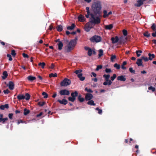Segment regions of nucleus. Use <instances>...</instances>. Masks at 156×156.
<instances>
[{
  "label": "nucleus",
  "mask_w": 156,
  "mask_h": 156,
  "mask_svg": "<svg viewBox=\"0 0 156 156\" xmlns=\"http://www.w3.org/2000/svg\"><path fill=\"white\" fill-rule=\"evenodd\" d=\"M91 8L93 13L90 12L89 7H86L87 14L85 15V17L88 18L89 16H91L90 22L95 24L100 23L102 8L101 1L97 0L94 2L92 5Z\"/></svg>",
  "instance_id": "obj_1"
},
{
  "label": "nucleus",
  "mask_w": 156,
  "mask_h": 156,
  "mask_svg": "<svg viewBox=\"0 0 156 156\" xmlns=\"http://www.w3.org/2000/svg\"><path fill=\"white\" fill-rule=\"evenodd\" d=\"M77 40V37H76L75 39L71 40L69 42L68 45L66 47L67 52H69L73 49L76 44Z\"/></svg>",
  "instance_id": "obj_2"
},
{
  "label": "nucleus",
  "mask_w": 156,
  "mask_h": 156,
  "mask_svg": "<svg viewBox=\"0 0 156 156\" xmlns=\"http://www.w3.org/2000/svg\"><path fill=\"white\" fill-rule=\"evenodd\" d=\"M110 76L109 75L104 74L103 75V77L105 78V81L104 82L103 84L104 85H110L112 83L111 80H109Z\"/></svg>",
  "instance_id": "obj_3"
},
{
  "label": "nucleus",
  "mask_w": 156,
  "mask_h": 156,
  "mask_svg": "<svg viewBox=\"0 0 156 156\" xmlns=\"http://www.w3.org/2000/svg\"><path fill=\"white\" fill-rule=\"evenodd\" d=\"M71 83L70 80L65 78L60 83L61 86L66 87L69 85Z\"/></svg>",
  "instance_id": "obj_4"
},
{
  "label": "nucleus",
  "mask_w": 156,
  "mask_h": 156,
  "mask_svg": "<svg viewBox=\"0 0 156 156\" xmlns=\"http://www.w3.org/2000/svg\"><path fill=\"white\" fill-rule=\"evenodd\" d=\"M78 95V93L77 91H75L74 92L71 93V97H69L68 98L69 101L73 102L75 100L76 97Z\"/></svg>",
  "instance_id": "obj_5"
},
{
  "label": "nucleus",
  "mask_w": 156,
  "mask_h": 156,
  "mask_svg": "<svg viewBox=\"0 0 156 156\" xmlns=\"http://www.w3.org/2000/svg\"><path fill=\"white\" fill-rule=\"evenodd\" d=\"M90 40L93 42H99L101 41V38L99 36L94 35L91 37Z\"/></svg>",
  "instance_id": "obj_6"
},
{
  "label": "nucleus",
  "mask_w": 156,
  "mask_h": 156,
  "mask_svg": "<svg viewBox=\"0 0 156 156\" xmlns=\"http://www.w3.org/2000/svg\"><path fill=\"white\" fill-rule=\"evenodd\" d=\"M59 94L61 95H69L70 94L69 90L66 89H62L59 91Z\"/></svg>",
  "instance_id": "obj_7"
},
{
  "label": "nucleus",
  "mask_w": 156,
  "mask_h": 156,
  "mask_svg": "<svg viewBox=\"0 0 156 156\" xmlns=\"http://www.w3.org/2000/svg\"><path fill=\"white\" fill-rule=\"evenodd\" d=\"M93 96L92 94L90 93H87L85 97V99L86 101H89L92 98Z\"/></svg>",
  "instance_id": "obj_8"
},
{
  "label": "nucleus",
  "mask_w": 156,
  "mask_h": 156,
  "mask_svg": "<svg viewBox=\"0 0 156 156\" xmlns=\"http://www.w3.org/2000/svg\"><path fill=\"white\" fill-rule=\"evenodd\" d=\"M57 101L59 102L61 104L65 105L68 103V101L65 99H63L62 100H58Z\"/></svg>",
  "instance_id": "obj_9"
},
{
  "label": "nucleus",
  "mask_w": 156,
  "mask_h": 156,
  "mask_svg": "<svg viewBox=\"0 0 156 156\" xmlns=\"http://www.w3.org/2000/svg\"><path fill=\"white\" fill-rule=\"evenodd\" d=\"M112 44H115L117 43L119 41V38L118 36H116L115 37H112L111 38Z\"/></svg>",
  "instance_id": "obj_10"
},
{
  "label": "nucleus",
  "mask_w": 156,
  "mask_h": 156,
  "mask_svg": "<svg viewBox=\"0 0 156 156\" xmlns=\"http://www.w3.org/2000/svg\"><path fill=\"white\" fill-rule=\"evenodd\" d=\"M90 16V17H89L90 20L86 24V25L89 27H91V28H92L93 27L92 25V24H93L94 25H95L98 24H95L90 22L91 16Z\"/></svg>",
  "instance_id": "obj_11"
},
{
  "label": "nucleus",
  "mask_w": 156,
  "mask_h": 156,
  "mask_svg": "<svg viewBox=\"0 0 156 156\" xmlns=\"http://www.w3.org/2000/svg\"><path fill=\"white\" fill-rule=\"evenodd\" d=\"M142 59L141 58H139L137 59V61L136 62V64L138 66H142L144 67V65H143L142 62Z\"/></svg>",
  "instance_id": "obj_12"
},
{
  "label": "nucleus",
  "mask_w": 156,
  "mask_h": 156,
  "mask_svg": "<svg viewBox=\"0 0 156 156\" xmlns=\"http://www.w3.org/2000/svg\"><path fill=\"white\" fill-rule=\"evenodd\" d=\"M143 2L144 1L142 0H138L137 1V3H136L135 5L138 7H140L143 4Z\"/></svg>",
  "instance_id": "obj_13"
},
{
  "label": "nucleus",
  "mask_w": 156,
  "mask_h": 156,
  "mask_svg": "<svg viewBox=\"0 0 156 156\" xmlns=\"http://www.w3.org/2000/svg\"><path fill=\"white\" fill-rule=\"evenodd\" d=\"M14 84L12 82L10 81L9 82L8 87L10 90H13L14 88Z\"/></svg>",
  "instance_id": "obj_14"
},
{
  "label": "nucleus",
  "mask_w": 156,
  "mask_h": 156,
  "mask_svg": "<svg viewBox=\"0 0 156 156\" xmlns=\"http://www.w3.org/2000/svg\"><path fill=\"white\" fill-rule=\"evenodd\" d=\"M17 98L19 100H24L25 98V96L22 94H19L17 96Z\"/></svg>",
  "instance_id": "obj_15"
},
{
  "label": "nucleus",
  "mask_w": 156,
  "mask_h": 156,
  "mask_svg": "<svg viewBox=\"0 0 156 156\" xmlns=\"http://www.w3.org/2000/svg\"><path fill=\"white\" fill-rule=\"evenodd\" d=\"M117 80H118L125 81L126 80V78L124 76L121 75V76H118Z\"/></svg>",
  "instance_id": "obj_16"
},
{
  "label": "nucleus",
  "mask_w": 156,
  "mask_h": 156,
  "mask_svg": "<svg viewBox=\"0 0 156 156\" xmlns=\"http://www.w3.org/2000/svg\"><path fill=\"white\" fill-rule=\"evenodd\" d=\"M9 108L8 104H6L5 105H2L0 106V109L4 110L5 108Z\"/></svg>",
  "instance_id": "obj_17"
},
{
  "label": "nucleus",
  "mask_w": 156,
  "mask_h": 156,
  "mask_svg": "<svg viewBox=\"0 0 156 156\" xmlns=\"http://www.w3.org/2000/svg\"><path fill=\"white\" fill-rule=\"evenodd\" d=\"M113 27V24H112L108 25H106L105 26V28L106 30H110Z\"/></svg>",
  "instance_id": "obj_18"
},
{
  "label": "nucleus",
  "mask_w": 156,
  "mask_h": 156,
  "mask_svg": "<svg viewBox=\"0 0 156 156\" xmlns=\"http://www.w3.org/2000/svg\"><path fill=\"white\" fill-rule=\"evenodd\" d=\"M76 25L74 23H72L71 26H68L67 28L68 30H72L75 27Z\"/></svg>",
  "instance_id": "obj_19"
},
{
  "label": "nucleus",
  "mask_w": 156,
  "mask_h": 156,
  "mask_svg": "<svg viewBox=\"0 0 156 156\" xmlns=\"http://www.w3.org/2000/svg\"><path fill=\"white\" fill-rule=\"evenodd\" d=\"M78 19L80 21H84L85 17L83 16L82 15H80L79 16Z\"/></svg>",
  "instance_id": "obj_20"
},
{
  "label": "nucleus",
  "mask_w": 156,
  "mask_h": 156,
  "mask_svg": "<svg viewBox=\"0 0 156 156\" xmlns=\"http://www.w3.org/2000/svg\"><path fill=\"white\" fill-rule=\"evenodd\" d=\"M27 79L29 81H32L36 79V77L31 76H29L27 77Z\"/></svg>",
  "instance_id": "obj_21"
},
{
  "label": "nucleus",
  "mask_w": 156,
  "mask_h": 156,
  "mask_svg": "<svg viewBox=\"0 0 156 156\" xmlns=\"http://www.w3.org/2000/svg\"><path fill=\"white\" fill-rule=\"evenodd\" d=\"M87 104L91 106H95V104L94 103V101L91 100L89 101L87 103Z\"/></svg>",
  "instance_id": "obj_22"
},
{
  "label": "nucleus",
  "mask_w": 156,
  "mask_h": 156,
  "mask_svg": "<svg viewBox=\"0 0 156 156\" xmlns=\"http://www.w3.org/2000/svg\"><path fill=\"white\" fill-rule=\"evenodd\" d=\"M58 49L59 50H61L62 49V47L63 46V44L62 42L61 41H59V42L58 44Z\"/></svg>",
  "instance_id": "obj_23"
},
{
  "label": "nucleus",
  "mask_w": 156,
  "mask_h": 156,
  "mask_svg": "<svg viewBox=\"0 0 156 156\" xmlns=\"http://www.w3.org/2000/svg\"><path fill=\"white\" fill-rule=\"evenodd\" d=\"M78 77L79 78L80 80L83 81L85 79V77L82 76V74L81 73L78 75Z\"/></svg>",
  "instance_id": "obj_24"
},
{
  "label": "nucleus",
  "mask_w": 156,
  "mask_h": 156,
  "mask_svg": "<svg viewBox=\"0 0 156 156\" xmlns=\"http://www.w3.org/2000/svg\"><path fill=\"white\" fill-rule=\"evenodd\" d=\"M148 56L149 60H151L152 59L155 57V55L154 54H151L150 53L148 54Z\"/></svg>",
  "instance_id": "obj_25"
},
{
  "label": "nucleus",
  "mask_w": 156,
  "mask_h": 156,
  "mask_svg": "<svg viewBox=\"0 0 156 156\" xmlns=\"http://www.w3.org/2000/svg\"><path fill=\"white\" fill-rule=\"evenodd\" d=\"M30 112V111L29 110L27 109L26 108H25L24 109L23 114L24 115H27Z\"/></svg>",
  "instance_id": "obj_26"
},
{
  "label": "nucleus",
  "mask_w": 156,
  "mask_h": 156,
  "mask_svg": "<svg viewBox=\"0 0 156 156\" xmlns=\"http://www.w3.org/2000/svg\"><path fill=\"white\" fill-rule=\"evenodd\" d=\"M3 76H2V78L3 79H5L8 76V74L6 71H4L3 73Z\"/></svg>",
  "instance_id": "obj_27"
},
{
  "label": "nucleus",
  "mask_w": 156,
  "mask_h": 156,
  "mask_svg": "<svg viewBox=\"0 0 156 156\" xmlns=\"http://www.w3.org/2000/svg\"><path fill=\"white\" fill-rule=\"evenodd\" d=\"M63 30L62 26L61 25H58L57 27V30L59 32H61Z\"/></svg>",
  "instance_id": "obj_28"
},
{
  "label": "nucleus",
  "mask_w": 156,
  "mask_h": 156,
  "mask_svg": "<svg viewBox=\"0 0 156 156\" xmlns=\"http://www.w3.org/2000/svg\"><path fill=\"white\" fill-rule=\"evenodd\" d=\"M78 99L80 102H83L85 100L84 98L81 97V95H80L78 96Z\"/></svg>",
  "instance_id": "obj_29"
},
{
  "label": "nucleus",
  "mask_w": 156,
  "mask_h": 156,
  "mask_svg": "<svg viewBox=\"0 0 156 156\" xmlns=\"http://www.w3.org/2000/svg\"><path fill=\"white\" fill-rule=\"evenodd\" d=\"M143 35L144 36L146 37H150V34L148 33L147 31L145 32L143 34Z\"/></svg>",
  "instance_id": "obj_30"
},
{
  "label": "nucleus",
  "mask_w": 156,
  "mask_h": 156,
  "mask_svg": "<svg viewBox=\"0 0 156 156\" xmlns=\"http://www.w3.org/2000/svg\"><path fill=\"white\" fill-rule=\"evenodd\" d=\"M8 119V118L7 117H6L5 118H2L1 119L0 118V122H2V123H4L5 122V121H7Z\"/></svg>",
  "instance_id": "obj_31"
},
{
  "label": "nucleus",
  "mask_w": 156,
  "mask_h": 156,
  "mask_svg": "<svg viewBox=\"0 0 156 156\" xmlns=\"http://www.w3.org/2000/svg\"><path fill=\"white\" fill-rule=\"evenodd\" d=\"M25 96V99L27 101L28 100L30 99V94L28 93H26Z\"/></svg>",
  "instance_id": "obj_32"
},
{
  "label": "nucleus",
  "mask_w": 156,
  "mask_h": 156,
  "mask_svg": "<svg viewBox=\"0 0 156 156\" xmlns=\"http://www.w3.org/2000/svg\"><path fill=\"white\" fill-rule=\"evenodd\" d=\"M103 13L104 15H103V17L104 18H105L106 17L108 16L107 11L106 10H104L103 11Z\"/></svg>",
  "instance_id": "obj_33"
},
{
  "label": "nucleus",
  "mask_w": 156,
  "mask_h": 156,
  "mask_svg": "<svg viewBox=\"0 0 156 156\" xmlns=\"http://www.w3.org/2000/svg\"><path fill=\"white\" fill-rule=\"evenodd\" d=\"M91 29V27H88L87 25H86L85 28H84V30H85L87 31V32H88L89 31L90 29Z\"/></svg>",
  "instance_id": "obj_34"
},
{
  "label": "nucleus",
  "mask_w": 156,
  "mask_h": 156,
  "mask_svg": "<svg viewBox=\"0 0 156 156\" xmlns=\"http://www.w3.org/2000/svg\"><path fill=\"white\" fill-rule=\"evenodd\" d=\"M45 65V63L44 62H40L38 64V66H41L42 68H44Z\"/></svg>",
  "instance_id": "obj_35"
},
{
  "label": "nucleus",
  "mask_w": 156,
  "mask_h": 156,
  "mask_svg": "<svg viewBox=\"0 0 156 156\" xmlns=\"http://www.w3.org/2000/svg\"><path fill=\"white\" fill-rule=\"evenodd\" d=\"M103 55V51L101 49L99 50V54L98 55L99 58H100L101 56Z\"/></svg>",
  "instance_id": "obj_36"
},
{
  "label": "nucleus",
  "mask_w": 156,
  "mask_h": 156,
  "mask_svg": "<svg viewBox=\"0 0 156 156\" xmlns=\"http://www.w3.org/2000/svg\"><path fill=\"white\" fill-rule=\"evenodd\" d=\"M114 67L118 69H120V65L117 63H115L114 65Z\"/></svg>",
  "instance_id": "obj_37"
},
{
  "label": "nucleus",
  "mask_w": 156,
  "mask_h": 156,
  "mask_svg": "<svg viewBox=\"0 0 156 156\" xmlns=\"http://www.w3.org/2000/svg\"><path fill=\"white\" fill-rule=\"evenodd\" d=\"M82 72V70L81 69L77 70H76L74 73L77 75V76L80 74Z\"/></svg>",
  "instance_id": "obj_38"
},
{
  "label": "nucleus",
  "mask_w": 156,
  "mask_h": 156,
  "mask_svg": "<svg viewBox=\"0 0 156 156\" xmlns=\"http://www.w3.org/2000/svg\"><path fill=\"white\" fill-rule=\"evenodd\" d=\"M92 51L93 50H92L91 48L87 52V55L89 56H90L92 55Z\"/></svg>",
  "instance_id": "obj_39"
},
{
  "label": "nucleus",
  "mask_w": 156,
  "mask_h": 156,
  "mask_svg": "<svg viewBox=\"0 0 156 156\" xmlns=\"http://www.w3.org/2000/svg\"><path fill=\"white\" fill-rule=\"evenodd\" d=\"M57 76V75L56 73H55L53 74V73H51L49 74V77H56Z\"/></svg>",
  "instance_id": "obj_40"
},
{
  "label": "nucleus",
  "mask_w": 156,
  "mask_h": 156,
  "mask_svg": "<svg viewBox=\"0 0 156 156\" xmlns=\"http://www.w3.org/2000/svg\"><path fill=\"white\" fill-rule=\"evenodd\" d=\"M141 59L142 60H144L145 62H147L149 60V58H148L147 57H145L144 56L141 57Z\"/></svg>",
  "instance_id": "obj_41"
},
{
  "label": "nucleus",
  "mask_w": 156,
  "mask_h": 156,
  "mask_svg": "<svg viewBox=\"0 0 156 156\" xmlns=\"http://www.w3.org/2000/svg\"><path fill=\"white\" fill-rule=\"evenodd\" d=\"M148 89L149 90H151L152 92H154L155 90V88L154 87H153L152 86H150L148 87Z\"/></svg>",
  "instance_id": "obj_42"
},
{
  "label": "nucleus",
  "mask_w": 156,
  "mask_h": 156,
  "mask_svg": "<svg viewBox=\"0 0 156 156\" xmlns=\"http://www.w3.org/2000/svg\"><path fill=\"white\" fill-rule=\"evenodd\" d=\"M85 90L89 93H92L93 91L90 89H88L87 87H86L85 89Z\"/></svg>",
  "instance_id": "obj_43"
},
{
  "label": "nucleus",
  "mask_w": 156,
  "mask_h": 156,
  "mask_svg": "<svg viewBox=\"0 0 156 156\" xmlns=\"http://www.w3.org/2000/svg\"><path fill=\"white\" fill-rule=\"evenodd\" d=\"M116 58V56L115 55H112L111 57V60L112 62H114V60Z\"/></svg>",
  "instance_id": "obj_44"
},
{
  "label": "nucleus",
  "mask_w": 156,
  "mask_h": 156,
  "mask_svg": "<svg viewBox=\"0 0 156 156\" xmlns=\"http://www.w3.org/2000/svg\"><path fill=\"white\" fill-rule=\"evenodd\" d=\"M42 95L44 96V98H47L48 97V94L45 92H43L42 93Z\"/></svg>",
  "instance_id": "obj_45"
},
{
  "label": "nucleus",
  "mask_w": 156,
  "mask_h": 156,
  "mask_svg": "<svg viewBox=\"0 0 156 156\" xmlns=\"http://www.w3.org/2000/svg\"><path fill=\"white\" fill-rule=\"evenodd\" d=\"M27 123V122L26 121H23L22 120H19L17 122V124L19 125L20 123H24L26 124Z\"/></svg>",
  "instance_id": "obj_46"
},
{
  "label": "nucleus",
  "mask_w": 156,
  "mask_h": 156,
  "mask_svg": "<svg viewBox=\"0 0 156 156\" xmlns=\"http://www.w3.org/2000/svg\"><path fill=\"white\" fill-rule=\"evenodd\" d=\"M102 66L101 65H98L97 66V67L95 69V70L96 71H98L100 69H102Z\"/></svg>",
  "instance_id": "obj_47"
},
{
  "label": "nucleus",
  "mask_w": 156,
  "mask_h": 156,
  "mask_svg": "<svg viewBox=\"0 0 156 156\" xmlns=\"http://www.w3.org/2000/svg\"><path fill=\"white\" fill-rule=\"evenodd\" d=\"M116 75L115 74H114L111 77V80L112 81H113L114 79L116 78Z\"/></svg>",
  "instance_id": "obj_48"
},
{
  "label": "nucleus",
  "mask_w": 156,
  "mask_h": 156,
  "mask_svg": "<svg viewBox=\"0 0 156 156\" xmlns=\"http://www.w3.org/2000/svg\"><path fill=\"white\" fill-rule=\"evenodd\" d=\"M96 110L98 111V113L99 114H101L102 113V110L101 109H99L98 108H95Z\"/></svg>",
  "instance_id": "obj_49"
},
{
  "label": "nucleus",
  "mask_w": 156,
  "mask_h": 156,
  "mask_svg": "<svg viewBox=\"0 0 156 156\" xmlns=\"http://www.w3.org/2000/svg\"><path fill=\"white\" fill-rule=\"evenodd\" d=\"M123 35L124 36H126L127 35V31L126 30H123Z\"/></svg>",
  "instance_id": "obj_50"
},
{
  "label": "nucleus",
  "mask_w": 156,
  "mask_h": 156,
  "mask_svg": "<svg viewBox=\"0 0 156 156\" xmlns=\"http://www.w3.org/2000/svg\"><path fill=\"white\" fill-rule=\"evenodd\" d=\"M15 51L14 50H13L11 51V54L13 56H15L16 55Z\"/></svg>",
  "instance_id": "obj_51"
},
{
  "label": "nucleus",
  "mask_w": 156,
  "mask_h": 156,
  "mask_svg": "<svg viewBox=\"0 0 156 156\" xmlns=\"http://www.w3.org/2000/svg\"><path fill=\"white\" fill-rule=\"evenodd\" d=\"M45 103V102L44 101L43 102H38V105L40 106H42L44 105Z\"/></svg>",
  "instance_id": "obj_52"
},
{
  "label": "nucleus",
  "mask_w": 156,
  "mask_h": 156,
  "mask_svg": "<svg viewBox=\"0 0 156 156\" xmlns=\"http://www.w3.org/2000/svg\"><path fill=\"white\" fill-rule=\"evenodd\" d=\"M105 71L106 73H110L112 72L111 69L108 68H106Z\"/></svg>",
  "instance_id": "obj_53"
},
{
  "label": "nucleus",
  "mask_w": 156,
  "mask_h": 156,
  "mask_svg": "<svg viewBox=\"0 0 156 156\" xmlns=\"http://www.w3.org/2000/svg\"><path fill=\"white\" fill-rule=\"evenodd\" d=\"M151 29L153 30H156V28H155V25L153 23L152 26L151 27Z\"/></svg>",
  "instance_id": "obj_54"
},
{
  "label": "nucleus",
  "mask_w": 156,
  "mask_h": 156,
  "mask_svg": "<svg viewBox=\"0 0 156 156\" xmlns=\"http://www.w3.org/2000/svg\"><path fill=\"white\" fill-rule=\"evenodd\" d=\"M129 71L131 73H134L135 72V71L134 70H133V69L132 67L129 68Z\"/></svg>",
  "instance_id": "obj_55"
},
{
  "label": "nucleus",
  "mask_w": 156,
  "mask_h": 156,
  "mask_svg": "<svg viewBox=\"0 0 156 156\" xmlns=\"http://www.w3.org/2000/svg\"><path fill=\"white\" fill-rule=\"evenodd\" d=\"M22 55L24 58H28L29 57L28 55L25 53H23Z\"/></svg>",
  "instance_id": "obj_56"
},
{
  "label": "nucleus",
  "mask_w": 156,
  "mask_h": 156,
  "mask_svg": "<svg viewBox=\"0 0 156 156\" xmlns=\"http://www.w3.org/2000/svg\"><path fill=\"white\" fill-rule=\"evenodd\" d=\"M7 57L9 58V60L12 61V58L10 54H7Z\"/></svg>",
  "instance_id": "obj_57"
},
{
  "label": "nucleus",
  "mask_w": 156,
  "mask_h": 156,
  "mask_svg": "<svg viewBox=\"0 0 156 156\" xmlns=\"http://www.w3.org/2000/svg\"><path fill=\"white\" fill-rule=\"evenodd\" d=\"M3 92L5 94H8L9 93V91L8 89H6V90H4Z\"/></svg>",
  "instance_id": "obj_58"
},
{
  "label": "nucleus",
  "mask_w": 156,
  "mask_h": 156,
  "mask_svg": "<svg viewBox=\"0 0 156 156\" xmlns=\"http://www.w3.org/2000/svg\"><path fill=\"white\" fill-rule=\"evenodd\" d=\"M8 116L10 119H12V118L13 114L12 113H9L8 115Z\"/></svg>",
  "instance_id": "obj_59"
},
{
  "label": "nucleus",
  "mask_w": 156,
  "mask_h": 156,
  "mask_svg": "<svg viewBox=\"0 0 156 156\" xmlns=\"http://www.w3.org/2000/svg\"><path fill=\"white\" fill-rule=\"evenodd\" d=\"M136 53L137 56V57H139L141 55L140 53H139L138 50H137L136 51Z\"/></svg>",
  "instance_id": "obj_60"
},
{
  "label": "nucleus",
  "mask_w": 156,
  "mask_h": 156,
  "mask_svg": "<svg viewBox=\"0 0 156 156\" xmlns=\"http://www.w3.org/2000/svg\"><path fill=\"white\" fill-rule=\"evenodd\" d=\"M43 114V113L42 112H41L39 114H37L36 115V116L37 117H40V116H41V115H42Z\"/></svg>",
  "instance_id": "obj_61"
},
{
  "label": "nucleus",
  "mask_w": 156,
  "mask_h": 156,
  "mask_svg": "<svg viewBox=\"0 0 156 156\" xmlns=\"http://www.w3.org/2000/svg\"><path fill=\"white\" fill-rule=\"evenodd\" d=\"M152 35L153 37H156V31L152 33Z\"/></svg>",
  "instance_id": "obj_62"
},
{
  "label": "nucleus",
  "mask_w": 156,
  "mask_h": 156,
  "mask_svg": "<svg viewBox=\"0 0 156 156\" xmlns=\"http://www.w3.org/2000/svg\"><path fill=\"white\" fill-rule=\"evenodd\" d=\"M90 48H90L88 47H87V46H85V47H84L85 49V50H87L88 51L89 50Z\"/></svg>",
  "instance_id": "obj_63"
},
{
  "label": "nucleus",
  "mask_w": 156,
  "mask_h": 156,
  "mask_svg": "<svg viewBox=\"0 0 156 156\" xmlns=\"http://www.w3.org/2000/svg\"><path fill=\"white\" fill-rule=\"evenodd\" d=\"M121 68L122 69L126 70V67L124 66V65H122L121 66Z\"/></svg>",
  "instance_id": "obj_64"
}]
</instances>
